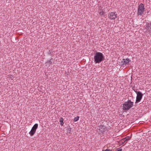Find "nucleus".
I'll return each mask as SVG.
<instances>
[{
	"label": "nucleus",
	"instance_id": "dca6fc26",
	"mask_svg": "<svg viewBox=\"0 0 151 151\" xmlns=\"http://www.w3.org/2000/svg\"><path fill=\"white\" fill-rule=\"evenodd\" d=\"M104 151H111L110 150V149H106V150H104Z\"/></svg>",
	"mask_w": 151,
	"mask_h": 151
},
{
	"label": "nucleus",
	"instance_id": "f03ea898",
	"mask_svg": "<svg viewBox=\"0 0 151 151\" xmlns=\"http://www.w3.org/2000/svg\"><path fill=\"white\" fill-rule=\"evenodd\" d=\"M134 102L131 101V100H128L123 104L122 109L124 111L127 110L131 108L133 106Z\"/></svg>",
	"mask_w": 151,
	"mask_h": 151
},
{
	"label": "nucleus",
	"instance_id": "6ab92c4d",
	"mask_svg": "<svg viewBox=\"0 0 151 151\" xmlns=\"http://www.w3.org/2000/svg\"><path fill=\"white\" fill-rule=\"evenodd\" d=\"M102 151H104V150H103Z\"/></svg>",
	"mask_w": 151,
	"mask_h": 151
},
{
	"label": "nucleus",
	"instance_id": "f3484780",
	"mask_svg": "<svg viewBox=\"0 0 151 151\" xmlns=\"http://www.w3.org/2000/svg\"><path fill=\"white\" fill-rule=\"evenodd\" d=\"M117 151H122V149H119Z\"/></svg>",
	"mask_w": 151,
	"mask_h": 151
},
{
	"label": "nucleus",
	"instance_id": "7ed1b4c3",
	"mask_svg": "<svg viewBox=\"0 0 151 151\" xmlns=\"http://www.w3.org/2000/svg\"><path fill=\"white\" fill-rule=\"evenodd\" d=\"M145 10L144 5L142 3L140 4L138 6L137 11V15L141 16L143 14Z\"/></svg>",
	"mask_w": 151,
	"mask_h": 151
},
{
	"label": "nucleus",
	"instance_id": "20e7f679",
	"mask_svg": "<svg viewBox=\"0 0 151 151\" xmlns=\"http://www.w3.org/2000/svg\"><path fill=\"white\" fill-rule=\"evenodd\" d=\"M134 91L137 94L136 101L135 102V103H136L137 102H139L140 101L142 98L143 94L140 91Z\"/></svg>",
	"mask_w": 151,
	"mask_h": 151
},
{
	"label": "nucleus",
	"instance_id": "f257e3e1",
	"mask_svg": "<svg viewBox=\"0 0 151 151\" xmlns=\"http://www.w3.org/2000/svg\"><path fill=\"white\" fill-rule=\"evenodd\" d=\"M93 59L95 63H99L105 60L104 56L102 53L97 52L95 54Z\"/></svg>",
	"mask_w": 151,
	"mask_h": 151
},
{
	"label": "nucleus",
	"instance_id": "f8f14e48",
	"mask_svg": "<svg viewBox=\"0 0 151 151\" xmlns=\"http://www.w3.org/2000/svg\"><path fill=\"white\" fill-rule=\"evenodd\" d=\"M99 13L100 15L102 16L104 14V12L102 9H101L99 10Z\"/></svg>",
	"mask_w": 151,
	"mask_h": 151
},
{
	"label": "nucleus",
	"instance_id": "1a4fd4ad",
	"mask_svg": "<svg viewBox=\"0 0 151 151\" xmlns=\"http://www.w3.org/2000/svg\"><path fill=\"white\" fill-rule=\"evenodd\" d=\"M146 28L149 31L151 32V22L150 23L146 24Z\"/></svg>",
	"mask_w": 151,
	"mask_h": 151
},
{
	"label": "nucleus",
	"instance_id": "9d476101",
	"mask_svg": "<svg viewBox=\"0 0 151 151\" xmlns=\"http://www.w3.org/2000/svg\"><path fill=\"white\" fill-rule=\"evenodd\" d=\"M52 59V58L50 60H47L45 63L46 66H49L50 65L52 64V62L51 60Z\"/></svg>",
	"mask_w": 151,
	"mask_h": 151
},
{
	"label": "nucleus",
	"instance_id": "ddd939ff",
	"mask_svg": "<svg viewBox=\"0 0 151 151\" xmlns=\"http://www.w3.org/2000/svg\"><path fill=\"white\" fill-rule=\"evenodd\" d=\"M79 118V117L78 116H77L76 117H75L74 118V119H73L74 121V122H77V121H78V120Z\"/></svg>",
	"mask_w": 151,
	"mask_h": 151
},
{
	"label": "nucleus",
	"instance_id": "423d86ee",
	"mask_svg": "<svg viewBox=\"0 0 151 151\" xmlns=\"http://www.w3.org/2000/svg\"><path fill=\"white\" fill-rule=\"evenodd\" d=\"M98 129L99 131V132L100 133H103L106 131L107 129L103 125H100Z\"/></svg>",
	"mask_w": 151,
	"mask_h": 151
},
{
	"label": "nucleus",
	"instance_id": "a211bd4d",
	"mask_svg": "<svg viewBox=\"0 0 151 151\" xmlns=\"http://www.w3.org/2000/svg\"><path fill=\"white\" fill-rule=\"evenodd\" d=\"M63 124H64V123H60V124H61V125H63Z\"/></svg>",
	"mask_w": 151,
	"mask_h": 151
},
{
	"label": "nucleus",
	"instance_id": "9b49d317",
	"mask_svg": "<svg viewBox=\"0 0 151 151\" xmlns=\"http://www.w3.org/2000/svg\"><path fill=\"white\" fill-rule=\"evenodd\" d=\"M126 142V141L123 138L120 141L119 143L121 144H124V143L126 144L127 142Z\"/></svg>",
	"mask_w": 151,
	"mask_h": 151
},
{
	"label": "nucleus",
	"instance_id": "6e6552de",
	"mask_svg": "<svg viewBox=\"0 0 151 151\" xmlns=\"http://www.w3.org/2000/svg\"><path fill=\"white\" fill-rule=\"evenodd\" d=\"M130 61L131 60L129 59L128 58L123 59L122 61V65H126L128 64Z\"/></svg>",
	"mask_w": 151,
	"mask_h": 151
},
{
	"label": "nucleus",
	"instance_id": "0eeeda50",
	"mask_svg": "<svg viewBox=\"0 0 151 151\" xmlns=\"http://www.w3.org/2000/svg\"><path fill=\"white\" fill-rule=\"evenodd\" d=\"M117 15L116 13L112 12L109 14V18L111 20L114 19L117 17Z\"/></svg>",
	"mask_w": 151,
	"mask_h": 151
},
{
	"label": "nucleus",
	"instance_id": "2eb2a0df",
	"mask_svg": "<svg viewBox=\"0 0 151 151\" xmlns=\"http://www.w3.org/2000/svg\"><path fill=\"white\" fill-rule=\"evenodd\" d=\"M59 122L60 123H63V118H60V119H59Z\"/></svg>",
	"mask_w": 151,
	"mask_h": 151
},
{
	"label": "nucleus",
	"instance_id": "39448f33",
	"mask_svg": "<svg viewBox=\"0 0 151 151\" xmlns=\"http://www.w3.org/2000/svg\"><path fill=\"white\" fill-rule=\"evenodd\" d=\"M38 125L36 123L32 127L31 131L29 132V134L31 135H33L36 132V130L38 127Z\"/></svg>",
	"mask_w": 151,
	"mask_h": 151
},
{
	"label": "nucleus",
	"instance_id": "4468645a",
	"mask_svg": "<svg viewBox=\"0 0 151 151\" xmlns=\"http://www.w3.org/2000/svg\"><path fill=\"white\" fill-rule=\"evenodd\" d=\"M125 140L127 141L128 140H129L130 139V138L129 137H127L124 138Z\"/></svg>",
	"mask_w": 151,
	"mask_h": 151
}]
</instances>
